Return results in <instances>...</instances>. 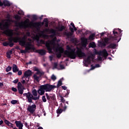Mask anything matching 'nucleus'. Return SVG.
Returning a JSON list of instances; mask_svg holds the SVG:
<instances>
[{"label":"nucleus","instance_id":"nucleus-1","mask_svg":"<svg viewBox=\"0 0 129 129\" xmlns=\"http://www.w3.org/2000/svg\"><path fill=\"white\" fill-rule=\"evenodd\" d=\"M66 49L67 50L64 51V55L71 59H76L77 56L79 58H83L86 56L85 53L83 52L80 48L77 47L76 50V48H72L70 46L67 45Z\"/></svg>","mask_w":129,"mask_h":129},{"label":"nucleus","instance_id":"nucleus-2","mask_svg":"<svg viewBox=\"0 0 129 129\" xmlns=\"http://www.w3.org/2000/svg\"><path fill=\"white\" fill-rule=\"evenodd\" d=\"M16 27H18L21 29H27L28 28H31L32 27L34 28H39L41 26L40 22L36 23H29L25 21V22H21V23L16 22Z\"/></svg>","mask_w":129,"mask_h":129},{"label":"nucleus","instance_id":"nucleus-3","mask_svg":"<svg viewBox=\"0 0 129 129\" xmlns=\"http://www.w3.org/2000/svg\"><path fill=\"white\" fill-rule=\"evenodd\" d=\"M18 42L19 43V45L22 47L25 46V50L27 51L35 50V47L32 46L31 42H26V38L25 37H23V38L19 37Z\"/></svg>","mask_w":129,"mask_h":129},{"label":"nucleus","instance_id":"nucleus-4","mask_svg":"<svg viewBox=\"0 0 129 129\" xmlns=\"http://www.w3.org/2000/svg\"><path fill=\"white\" fill-rule=\"evenodd\" d=\"M56 86L49 84L41 85L38 90V93L39 95H44L45 90L46 92H50L52 89H55Z\"/></svg>","mask_w":129,"mask_h":129},{"label":"nucleus","instance_id":"nucleus-5","mask_svg":"<svg viewBox=\"0 0 129 129\" xmlns=\"http://www.w3.org/2000/svg\"><path fill=\"white\" fill-rule=\"evenodd\" d=\"M9 26L8 23H5V24H3L2 23H0V29L1 31H3V34L6 35L9 37H12L13 35V30L9 29Z\"/></svg>","mask_w":129,"mask_h":129},{"label":"nucleus","instance_id":"nucleus-6","mask_svg":"<svg viewBox=\"0 0 129 129\" xmlns=\"http://www.w3.org/2000/svg\"><path fill=\"white\" fill-rule=\"evenodd\" d=\"M20 38H19V37H13L11 36L10 38H9V42H4L3 43V45L5 47H7L8 46H10V47H13V46L15 45L14 43H17L18 40H19Z\"/></svg>","mask_w":129,"mask_h":129},{"label":"nucleus","instance_id":"nucleus-7","mask_svg":"<svg viewBox=\"0 0 129 129\" xmlns=\"http://www.w3.org/2000/svg\"><path fill=\"white\" fill-rule=\"evenodd\" d=\"M112 33H113L114 36H110L109 38H104V43H106L107 44H110V42L109 41L110 40H111L112 41L114 40H117V38L118 37L119 35L121 36V34L120 33L119 35L117 31H115V30L112 31Z\"/></svg>","mask_w":129,"mask_h":129},{"label":"nucleus","instance_id":"nucleus-8","mask_svg":"<svg viewBox=\"0 0 129 129\" xmlns=\"http://www.w3.org/2000/svg\"><path fill=\"white\" fill-rule=\"evenodd\" d=\"M23 96L26 97L27 102L29 103H33L32 100L36 101L39 100L40 98V96H38V97H34V96H33L31 93L29 92L28 93H23Z\"/></svg>","mask_w":129,"mask_h":129},{"label":"nucleus","instance_id":"nucleus-9","mask_svg":"<svg viewBox=\"0 0 129 129\" xmlns=\"http://www.w3.org/2000/svg\"><path fill=\"white\" fill-rule=\"evenodd\" d=\"M37 43L38 44H45V47H46V48L47 50H48L49 52H52V46L51 45V44L50 42H46V43H45L44 40L41 39L37 41Z\"/></svg>","mask_w":129,"mask_h":129},{"label":"nucleus","instance_id":"nucleus-10","mask_svg":"<svg viewBox=\"0 0 129 129\" xmlns=\"http://www.w3.org/2000/svg\"><path fill=\"white\" fill-rule=\"evenodd\" d=\"M94 50H95L94 52L96 55H99L100 56H103L105 58H106V57L108 56L107 51L105 49L103 50H100L99 51H97V50L95 48L94 49Z\"/></svg>","mask_w":129,"mask_h":129},{"label":"nucleus","instance_id":"nucleus-11","mask_svg":"<svg viewBox=\"0 0 129 129\" xmlns=\"http://www.w3.org/2000/svg\"><path fill=\"white\" fill-rule=\"evenodd\" d=\"M37 106L35 104H32V105H28L27 106V111L32 114H33L36 111Z\"/></svg>","mask_w":129,"mask_h":129},{"label":"nucleus","instance_id":"nucleus-12","mask_svg":"<svg viewBox=\"0 0 129 129\" xmlns=\"http://www.w3.org/2000/svg\"><path fill=\"white\" fill-rule=\"evenodd\" d=\"M17 89L20 94L22 95L24 93V90H25L24 86L20 82L18 83Z\"/></svg>","mask_w":129,"mask_h":129},{"label":"nucleus","instance_id":"nucleus-13","mask_svg":"<svg viewBox=\"0 0 129 129\" xmlns=\"http://www.w3.org/2000/svg\"><path fill=\"white\" fill-rule=\"evenodd\" d=\"M56 51L57 52L56 54V57L58 58H60L62 53L63 52V48L62 47H56Z\"/></svg>","mask_w":129,"mask_h":129},{"label":"nucleus","instance_id":"nucleus-14","mask_svg":"<svg viewBox=\"0 0 129 129\" xmlns=\"http://www.w3.org/2000/svg\"><path fill=\"white\" fill-rule=\"evenodd\" d=\"M66 92H67V93H66V94H60L59 95V97L60 98V101H61V102H62L63 103H65V102H66V100L64 99L63 97H68L69 94L70 93V90H66Z\"/></svg>","mask_w":129,"mask_h":129},{"label":"nucleus","instance_id":"nucleus-15","mask_svg":"<svg viewBox=\"0 0 129 129\" xmlns=\"http://www.w3.org/2000/svg\"><path fill=\"white\" fill-rule=\"evenodd\" d=\"M32 75V73L31 70H27V71H25L24 76H25V78L27 79V80L25 79V80L28 82L29 79H30V78L31 77Z\"/></svg>","mask_w":129,"mask_h":129},{"label":"nucleus","instance_id":"nucleus-16","mask_svg":"<svg viewBox=\"0 0 129 129\" xmlns=\"http://www.w3.org/2000/svg\"><path fill=\"white\" fill-rule=\"evenodd\" d=\"M45 31L47 32H49V33L52 34V35H50V37L51 38H53L54 36H56V31L55 29H49L47 28V29H45Z\"/></svg>","mask_w":129,"mask_h":129},{"label":"nucleus","instance_id":"nucleus-17","mask_svg":"<svg viewBox=\"0 0 129 129\" xmlns=\"http://www.w3.org/2000/svg\"><path fill=\"white\" fill-rule=\"evenodd\" d=\"M45 95H46L47 100H48L49 103L52 102L55 99V96L54 95H49L48 93H46Z\"/></svg>","mask_w":129,"mask_h":129},{"label":"nucleus","instance_id":"nucleus-18","mask_svg":"<svg viewBox=\"0 0 129 129\" xmlns=\"http://www.w3.org/2000/svg\"><path fill=\"white\" fill-rule=\"evenodd\" d=\"M70 30H71V32H65V35L68 38L72 36L73 33H74V29L72 27H70Z\"/></svg>","mask_w":129,"mask_h":129},{"label":"nucleus","instance_id":"nucleus-19","mask_svg":"<svg viewBox=\"0 0 129 129\" xmlns=\"http://www.w3.org/2000/svg\"><path fill=\"white\" fill-rule=\"evenodd\" d=\"M91 56H88V57H87L86 59L84 61V64L85 66L86 67H88L89 66V64H91Z\"/></svg>","mask_w":129,"mask_h":129},{"label":"nucleus","instance_id":"nucleus-20","mask_svg":"<svg viewBox=\"0 0 129 129\" xmlns=\"http://www.w3.org/2000/svg\"><path fill=\"white\" fill-rule=\"evenodd\" d=\"M15 124L16 125V127H18L19 129H23V127L24 126V125L22 123H21V121H16Z\"/></svg>","mask_w":129,"mask_h":129},{"label":"nucleus","instance_id":"nucleus-21","mask_svg":"<svg viewBox=\"0 0 129 129\" xmlns=\"http://www.w3.org/2000/svg\"><path fill=\"white\" fill-rule=\"evenodd\" d=\"M88 39L87 38H82V43L83 46L86 47V44H87Z\"/></svg>","mask_w":129,"mask_h":129},{"label":"nucleus","instance_id":"nucleus-22","mask_svg":"<svg viewBox=\"0 0 129 129\" xmlns=\"http://www.w3.org/2000/svg\"><path fill=\"white\" fill-rule=\"evenodd\" d=\"M108 49H115L116 48V44L115 43H110L108 46H107Z\"/></svg>","mask_w":129,"mask_h":129},{"label":"nucleus","instance_id":"nucleus-23","mask_svg":"<svg viewBox=\"0 0 129 129\" xmlns=\"http://www.w3.org/2000/svg\"><path fill=\"white\" fill-rule=\"evenodd\" d=\"M12 71L13 73H17L18 71H19V69L18 68L16 64H14L13 67H12Z\"/></svg>","mask_w":129,"mask_h":129},{"label":"nucleus","instance_id":"nucleus-24","mask_svg":"<svg viewBox=\"0 0 129 129\" xmlns=\"http://www.w3.org/2000/svg\"><path fill=\"white\" fill-rule=\"evenodd\" d=\"M37 52L41 55H44L45 54V50L41 49V50H36Z\"/></svg>","mask_w":129,"mask_h":129},{"label":"nucleus","instance_id":"nucleus-25","mask_svg":"<svg viewBox=\"0 0 129 129\" xmlns=\"http://www.w3.org/2000/svg\"><path fill=\"white\" fill-rule=\"evenodd\" d=\"M89 47L95 48L96 47V44H95V43L94 42H90L89 44Z\"/></svg>","mask_w":129,"mask_h":129},{"label":"nucleus","instance_id":"nucleus-26","mask_svg":"<svg viewBox=\"0 0 129 129\" xmlns=\"http://www.w3.org/2000/svg\"><path fill=\"white\" fill-rule=\"evenodd\" d=\"M32 94L33 96L37 97L38 95L37 90L35 89H33L32 91Z\"/></svg>","mask_w":129,"mask_h":129},{"label":"nucleus","instance_id":"nucleus-27","mask_svg":"<svg viewBox=\"0 0 129 129\" xmlns=\"http://www.w3.org/2000/svg\"><path fill=\"white\" fill-rule=\"evenodd\" d=\"M3 5H4L5 7H10L11 4H10L9 1H4V2H3Z\"/></svg>","mask_w":129,"mask_h":129},{"label":"nucleus","instance_id":"nucleus-28","mask_svg":"<svg viewBox=\"0 0 129 129\" xmlns=\"http://www.w3.org/2000/svg\"><path fill=\"white\" fill-rule=\"evenodd\" d=\"M95 36V34L94 33H93L89 36V37H88V39H89V40L93 41V40H94Z\"/></svg>","mask_w":129,"mask_h":129},{"label":"nucleus","instance_id":"nucleus-29","mask_svg":"<svg viewBox=\"0 0 129 129\" xmlns=\"http://www.w3.org/2000/svg\"><path fill=\"white\" fill-rule=\"evenodd\" d=\"M43 22L45 23V27L47 28L48 27V20L47 18H45L43 20Z\"/></svg>","mask_w":129,"mask_h":129},{"label":"nucleus","instance_id":"nucleus-30","mask_svg":"<svg viewBox=\"0 0 129 129\" xmlns=\"http://www.w3.org/2000/svg\"><path fill=\"white\" fill-rule=\"evenodd\" d=\"M57 29L60 32H61L62 31H63V29H65V27H64L63 25H61L60 26V27H58Z\"/></svg>","mask_w":129,"mask_h":129},{"label":"nucleus","instance_id":"nucleus-31","mask_svg":"<svg viewBox=\"0 0 129 129\" xmlns=\"http://www.w3.org/2000/svg\"><path fill=\"white\" fill-rule=\"evenodd\" d=\"M33 77L34 78V80L36 81V82H39V77H38L37 75L34 74Z\"/></svg>","mask_w":129,"mask_h":129},{"label":"nucleus","instance_id":"nucleus-32","mask_svg":"<svg viewBox=\"0 0 129 129\" xmlns=\"http://www.w3.org/2000/svg\"><path fill=\"white\" fill-rule=\"evenodd\" d=\"M63 111V110L61 108H58L57 110H56V113H57L58 114H60Z\"/></svg>","mask_w":129,"mask_h":129},{"label":"nucleus","instance_id":"nucleus-33","mask_svg":"<svg viewBox=\"0 0 129 129\" xmlns=\"http://www.w3.org/2000/svg\"><path fill=\"white\" fill-rule=\"evenodd\" d=\"M18 102V101L17 100H12L11 101L12 104L15 105Z\"/></svg>","mask_w":129,"mask_h":129},{"label":"nucleus","instance_id":"nucleus-34","mask_svg":"<svg viewBox=\"0 0 129 129\" xmlns=\"http://www.w3.org/2000/svg\"><path fill=\"white\" fill-rule=\"evenodd\" d=\"M12 70V67L10 66H8V67L6 69V72L8 73L9 72Z\"/></svg>","mask_w":129,"mask_h":129},{"label":"nucleus","instance_id":"nucleus-35","mask_svg":"<svg viewBox=\"0 0 129 129\" xmlns=\"http://www.w3.org/2000/svg\"><path fill=\"white\" fill-rule=\"evenodd\" d=\"M62 85V81L61 80L58 81L57 83V88H59Z\"/></svg>","mask_w":129,"mask_h":129},{"label":"nucleus","instance_id":"nucleus-36","mask_svg":"<svg viewBox=\"0 0 129 129\" xmlns=\"http://www.w3.org/2000/svg\"><path fill=\"white\" fill-rule=\"evenodd\" d=\"M106 44L105 42H100V45L102 47H106Z\"/></svg>","mask_w":129,"mask_h":129},{"label":"nucleus","instance_id":"nucleus-37","mask_svg":"<svg viewBox=\"0 0 129 129\" xmlns=\"http://www.w3.org/2000/svg\"><path fill=\"white\" fill-rule=\"evenodd\" d=\"M51 79L52 81H55L56 79V77L54 75H51Z\"/></svg>","mask_w":129,"mask_h":129},{"label":"nucleus","instance_id":"nucleus-38","mask_svg":"<svg viewBox=\"0 0 129 129\" xmlns=\"http://www.w3.org/2000/svg\"><path fill=\"white\" fill-rule=\"evenodd\" d=\"M42 100L43 101V102H46L47 100H46V98H45V96H43V97H42Z\"/></svg>","mask_w":129,"mask_h":129},{"label":"nucleus","instance_id":"nucleus-39","mask_svg":"<svg viewBox=\"0 0 129 129\" xmlns=\"http://www.w3.org/2000/svg\"><path fill=\"white\" fill-rule=\"evenodd\" d=\"M15 18L16 20H19L21 19V17L20 16H19V15H16L15 17Z\"/></svg>","mask_w":129,"mask_h":129},{"label":"nucleus","instance_id":"nucleus-40","mask_svg":"<svg viewBox=\"0 0 129 129\" xmlns=\"http://www.w3.org/2000/svg\"><path fill=\"white\" fill-rule=\"evenodd\" d=\"M28 50H21V53H23V54H26V53L28 52Z\"/></svg>","mask_w":129,"mask_h":129},{"label":"nucleus","instance_id":"nucleus-41","mask_svg":"<svg viewBox=\"0 0 129 129\" xmlns=\"http://www.w3.org/2000/svg\"><path fill=\"white\" fill-rule=\"evenodd\" d=\"M18 82H19V79H16V80H14L13 81V82H12V83L15 84H17V83H18Z\"/></svg>","mask_w":129,"mask_h":129},{"label":"nucleus","instance_id":"nucleus-42","mask_svg":"<svg viewBox=\"0 0 129 129\" xmlns=\"http://www.w3.org/2000/svg\"><path fill=\"white\" fill-rule=\"evenodd\" d=\"M32 19H33V20H34V21L37 20V16H36L35 15H33V16H32Z\"/></svg>","mask_w":129,"mask_h":129},{"label":"nucleus","instance_id":"nucleus-43","mask_svg":"<svg viewBox=\"0 0 129 129\" xmlns=\"http://www.w3.org/2000/svg\"><path fill=\"white\" fill-rule=\"evenodd\" d=\"M12 91H14V92H17V89L14 87L12 88Z\"/></svg>","mask_w":129,"mask_h":129},{"label":"nucleus","instance_id":"nucleus-44","mask_svg":"<svg viewBox=\"0 0 129 129\" xmlns=\"http://www.w3.org/2000/svg\"><path fill=\"white\" fill-rule=\"evenodd\" d=\"M6 124L8 125V126L11 127V128H14L13 124L12 123H8V124Z\"/></svg>","mask_w":129,"mask_h":129},{"label":"nucleus","instance_id":"nucleus-45","mask_svg":"<svg viewBox=\"0 0 129 129\" xmlns=\"http://www.w3.org/2000/svg\"><path fill=\"white\" fill-rule=\"evenodd\" d=\"M17 72H18V75L21 76L22 75V71H21V70H20V71H18Z\"/></svg>","mask_w":129,"mask_h":129},{"label":"nucleus","instance_id":"nucleus-46","mask_svg":"<svg viewBox=\"0 0 129 129\" xmlns=\"http://www.w3.org/2000/svg\"><path fill=\"white\" fill-rule=\"evenodd\" d=\"M7 57L10 58H11V54H9V53H7Z\"/></svg>","mask_w":129,"mask_h":129},{"label":"nucleus","instance_id":"nucleus-47","mask_svg":"<svg viewBox=\"0 0 129 129\" xmlns=\"http://www.w3.org/2000/svg\"><path fill=\"white\" fill-rule=\"evenodd\" d=\"M4 122L5 124H9V123H10V121H8V120H7V119H5L4 120Z\"/></svg>","mask_w":129,"mask_h":129},{"label":"nucleus","instance_id":"nucleus-48","mask_svg":"<svg viewBox=\"0 0 129 129\" xmlns=\"http://www.w3.org/2000/svg\"><path fill=\"white\" fill-rule=\"evenodd\" d=\"M57 66H58L57 63L56 62H54V66H53L54 69H56L57 67Z\"/></svg>","mask_w":129,"mask_h":129},{"label":"nucleus","instance_id":"nucleus-49","mask_svg":"<svg viewBox=\"0 0 129 129\" xmlns=\"http://www.w3.org/2000/svg\"><path fill=\"white\" fill-rule=\"evenodd\" d=\"M61 88L63 90H67V86H61Z\"/></svg>","mask_w":129,"mask_h":129},{"label":"nucleus","instance_id":"nucleus-50","mask_svg":"<svg viewBox=\"0 0 129 129\" xmlns=\"http://www.w3.org/2000/svg\"><path fill=\"white\" fill-rule=\"evenodd\" d=\"M67 109V106H66V104H65V106L63 107V109H62V110H63V111H65Z\"/></svg>","mask_w":129,"mask_h":129},{"label":"nucleus","instance_id":"nucleus-51","mask_svg":"<svg viewBox=\"0 0 129 129\" xmlns=\"http://www.w3.org/2000/svg\"><path fill=\"white\" fill-rule=\"evenodd\" d=\"M60 69H61V70H63L64 69H65V68L64 67L63 64H60Z\"/></svg>","mask_w":129,"mask_h":129},{"label":"nucleus","instance_id":"nucleus-52","mask_svg":"<svg viewBox=\"0 0 129 129\" xmlns=\"http://www.w3.org/2000/svg\"><path fill=\"white\" fill-rule=\"evenodd\" d=\"M22 84H25L26 83V81L25 80H23V81H21Z\"/></svg>","mask_w":129,"mask_h":129},{"label":"nucleus","instance_id":"nucleus-53","mask_svg":"<svg viewBox=\"0 0 129 129\" xmlns=\"http://www.w3.org/2000/svg\"><path fill=\"white\" fill-rule=\"evenodd\" d=\"M25 126H26L27 128L29 127V126L28 125V123L27 122H25Z\"/></svg>","mask_w":129,"mask_h":129},{"label":"nucleus","instance_id":"nucleus-54","mask_svg":"<svg viewBox=\"0 0 129 129\" xmlns=\"http://www.w3.org/2000/svg\"><path fill=\"white\" fill-rule=\"evenodd\" d=\"M71 25L72 26V27H73V28H75V26L74 25V23H73V22H72L71 23Z\"/></svg>","mask_w":129,"mask_h":129},{"label":"nucleus","instance_id":"nucleus-55","mask_svg":"<svg viewBox=\"0 0 129 129\" xmlns=\"http://www.w3.org/2000/svg\"><path fill=\"white\" fill-rule=\"evenodd\" d=\"M95 68H96V67H95V66H93V65H91V69L92 70H94Z\"/></svg>","mask_w":129,"mask_h":129},{"label":"nucleus","instance_id":"nucleus-56","mask_svg":"<svg viewBox=\"0 0 129 129\" xmlns=\"http://www.w3.org/2000/svg\"><path fill=\"white\" fill-rule=\"evenodd\" d=\"M36 75H40V74H41V73L40 71H37V73H36Z\"/></svg>","mask_w":129,"mask_h":129},{"label":"nucleus","instance_id":"nucleus-57","mask_svg":"<svg viewBox=\"0 0 129 129\" xmlns=\"http://www.w3.org/2000/svg\"><path fill=\"white\" fill-rule=\"evenodd\" d=\"M3 124H4V121H3L2 120H1L0 121V125H2Z\"/></svg>","mask_w":129,"mask_h":129},{"label":"nucleus","instance_id":"nucleus-58","mask_svg":"<svg viewBox=\"0 0 129 129\" xmlns=\"http://www.w3.org/2000/svg\"><path fill=\"white\" fill-rule=\"evenodd\" d=\"M98 58L99 61H102V57L101 56H98Z\"/></svg>","mask_w":129,"mask_h":129},{"label":"nucleus","instance_id":"nucleus-59","mask_svg":"<svg viewBox=\"0 0 129 129\" xmlns=\"http://www.w3.org/2000/svg\"><path fill=\"white\" fill-rule=\"evenodd\" d=\"M4 5L3 3L0 0V7H2Z\"/></svg>","mask_w":129,"mask_h":129},{"label":"nucleus","instance_id":"nucleus-60","mask_svg":"<svg viewBox=\"0 0 129 129\" xmlns=\"http://www.w3.org/2000/svg\"><path fill=\"white\" fill-rule=\"evenodd\" d=\"M7 53H9V54H13V51H12V50H10V51H9V52H7Z\"/></svg>","mask_w":129,"mask_h":129},{"label":"nucleus","instance_id":"nucleus-61","mask_svg":"<svg viewBox=\"0 0 129 129\" xmlns=\"http://www.w3.org/2000/svg\"><path fill=\"white\" fill-rule=\"evenodd\" d=\"M16 50H20V48H19V46H16Z\"/></svg>","mask_w":129,"mask_h":129},{"label":"nucleus","instance_id":"nucleus-62","mask_svg":"<svg viewBox=\"0 0 129 129\" xmlns=\"http://www.w3.org/2000/svg\"><path fill=\"white\" fill-rule=\"evenodd\" d=\"M96 68H99L100 67L99 64H95V66Z\"/></svg>","mask_w":129,"mask_h":129},{"label":"nucleus","instance_id":"nucleus-63","mask_svg":"<svg viewBox=\"0 0 129 129\" xmlns=\"http://www.w3.org/2000/svg\"><path fill=\"white\" fill-rule=\"evenodd\" d=\"M7 18H8V19H10V15L9 14H8V16H7Z\"/></svg>","mask_w":129,"mask_h":129},{"label":"nucleus","instance_id":"nucleus-64","mask_svg":"<svg viewBox=\"0 0 129 129\" xmlns=\"http://www.w3.org/2000/svg\"><path fill=\"white\" fill-rule=\"evenodd\" d=\"M4 86V84L3 83H0V87Z\"/></svg>","mask_w":129,"mask_h":129}]
</instances>
